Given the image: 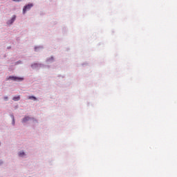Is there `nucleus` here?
<instances>
[{"label": "nucleus", "mask_w": 177, "mask_h": 177, "mask_svg": "<svg viewBox=\"0 0 177 177\" xmlns=\"http://www.w3.org/2000/svg\"><path fill=\"white\" fill-rule=\"evenodd\" d=\"M33 5L32 3H30V4H28L26 6H25L24 7V9H23V13L24 15L26 14V12H27V10H30L31 9V8H32Z\"/></svg>", "instance_id": "nucleus-1"}, {"label": "nucleus", "mask_w": 177, "mask_h": 177, "mask_svg": "<svg viewBox=\"0 0 177 177\" xmlns=\"http://www.w3.org/2000/svg\"><path fill=\"white\" fill-rule=\"evenodd\" d=\"M9 80H12V81H23L24 79L23 77H17L15 76H10Z\"/></svg>", "instance_id": "nucleus-2"}, {"label": "nucleus", "mask_w": 177, "mask_h": 177, "mask_svg": "<svg viewBox=\"0 0 177 177\" xmlns=\"http://www.w3.org/2000/svg\"><path fill=\"white\" fill-rule=\"evenodd\" d=\"M16 20V15L12 16V19L10 21H8V24H13L15 23V21Z\"/></svg>", "instance_id": "nucleus-3"}, {"label": "nucleus", "mask_w": 177, "mask_h": 177, "mask_svg": "<svg viewBox=\"0 0 177 177\" xmlns=\"http://www.w3.org/2000/svg\"><path fill=\"white\" fill-rule=\"evenodd\" d=\"M12 100H13L15 102H17V101L20 100V96L14 97L12 98Z\"/></svg>", "instance_id": "nucleus-4"}, {"label": "nucleus", "mask_w": 177, "mask_h": 177, "mask_svg": "<svg viewBox=\"0 0 177 177\" xmlns=\"http://www.w3.org/2000/svg\"><path fill=\"white\" fill-rule=\"evenodd\" d=\"M30 120V117L27 116V117H25L24 119H23V122H27V121H29Z\"/></svg>", "instance_id": "nucleus-5"}, {"label": "nucleus", "mask_w": 177, "mask_h": 177, "mask_svg": "<svg viewBox=\"0 0 177 177\" xmlns=\"http://www.w3.org/2000/svg\"><path fill=\"white\" fill-rule=\"evenodd\" d=\"M19 157H23V156H26V153H24V151H21L19 153Z\"/></svg>", "instance_id": "nucleus-6"}, {"label": "nucleus", "mask_w": 177, "mask_h": 177, "mask_svg": "<svg viewBox=\"0 0 177 177\" xmlns=\"http://www.w3.org/2000/svg\"><path fill=\"white\" fill-rule=\"evenodd\" d=\"M28 99H30V100H37V97H34V96H29Z\"/></svg>", "instance_id": "nucleus-7"}, {"label": "nucleus", "mask_w": 177, "mask_h": 177, "mask_svg": "<svg viewBox=\"0 0 177 177\" xmlns=\"http://www.w3.org/2000/svg\"><path fill=\"white\" fill-rule=\"evenodd\" d=\"M37 66H38V64H32V68L37 67Z\"/></svg>", "instance_id": "nucleus-8"}, {"label": "nucleus", "mask_w": 177, "mask_h": 177, "mask_svg": "<svg viewBox=\"0 0 177 177\" xmlns=\"http://www.w3.org/2000/svg\"><path fill=\"white\" fill-rule=\"evenodd\" d=\"M12 124H15V116L12 115Z\"/></svg>", "instance_id": "nucleus-9"}, {"label": "nucleus", "mask_w": 177, "mask_h": 177, "mask_svg": "<svg viewBox=\"0 0 177 177\" xmlns=\"http://www.w3.org/2000/svg\"><path fill=\"white\" fill-rule=\"evenodd\" d=\"M14 2H21V0H12Z\"/></svg>", "instance_id": "nucleus-10"}, {"label": "nucleus", "mask_w": 177, "mask_h": 177, "mask_svg": "<svg viewBox=\"0 0 177 177\" xmlns=\"http://www.w3.org/2000/svg\"><path fill=\"white\" fill-rule=\"evenodd\" d=\"M2 164H3V162H2V160H0V165H2Z\"/></svg>", "instance_id": "nucleus-11"}]
</instances>
